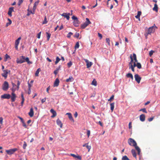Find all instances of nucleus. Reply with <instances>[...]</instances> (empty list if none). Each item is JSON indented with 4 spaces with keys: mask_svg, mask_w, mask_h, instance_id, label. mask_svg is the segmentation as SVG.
<instances>
[{
    "mask_svg": "<svg viewBox=\"0 0 160 160\" xmlns=\"http://www.w3.org/2000/svg\"><path fill=\"white\" fill-rule=\"evenodd\" d=\"M84 60L87 64L86 65L87 68H89L92 65V62H89L88 59H84Z\"/></svg>",
    "mask_w": 160,
    "mask_h": 160,
    "instance_id": "1a4fd4ad",
    "label": "nucleus"
},
{
    "mask_svg": "<svg viewBox=\"0 0 160 160\" xmlns=\"http://www.w3.org/2000/svg\"><path fill=\"white\" fill-rule=\"evenodd\" d=\"M60 81L58 78H57L54 82L53 87H57L58 86Z\"/></svg>",
    "mask_w": 160,
    "mask_h": 160,
    "instance_id": "4468645a",
    "label": "nucleus"
},
{
    "mask_svg": "<svg viewBox=\"0 0 160 160\" xmlns=\"http://www.w3.org/2000/svg\"><path fill=\"white\" fill-rule=\"evenodd\" d=\"M145 116L144 114H142L140 116V119L142 122H144L145 120Z\"/></svg>",
    "mask_w": 160,
    "mask_h": 160,
    "instance_id": "412c9836",
    "label": "nucleus"
},
{
    "mask_svg": "<svg viewBox=\"0 0 160 160\" xmlns=\"http://www.w3.org/2000/svg\"><path fill=\"white\" fill-rule=\"evenodd\" d=\"M80 22L78 20V19L75 20H73V25L76 27H78L79 23Z\"/></svg>",
    "mask_w": 160,
    "mask_h": 160,
    "instance_id": "9d476101",
    "label": "nucleus"
},
{
    "mask_svg": "<svg viewBox=\"0 0 160 160\" xmlns=\"http://www.w3.org/2000/svg\"><path fill=\"white\" fill-rule=\"evenodd\" d=\"M17 150L18 149L17 148H14L13 149L6 150V152L8 154L12 155L15 152L17 151Z\"/></svg>",
    "mask_w": 160,
    "mask_h": 160,
    "instance_id": "20e7f679",
    "label": "nucleus"
},
{
    "mask_svg": "<svg viewBox=\"0 0 160 160\" xmlns=\"http://www.w3.org/2000/svg\"><path fill=\"white\" fill-rule=\"evenodd\" d=\"M128 143L130 145L134 147L136 149L138 152V154L139 155L141 150L139 147L137 146V143L135 140L132 138H129L128 139Z\"/></svg>",
    "mask_w": 160,
    "mask_h": 160,
    "instance_id": "f257e3e1",
    "label": "nucleus"
},
{
    "mask_svg": "<svg viewBox=\"0 0 160 160\" xmlns=\"http://www.w3.org/2000/svg\"><path fill=\"white\" fill-rule=\"evenodd\" d=\"M28 89H31V88L32 86V85H31L30 83L28 81Z\"/></svg>",
    "mask_w": 160,
    "mask_h": 160,
    "instance_id": "de8ad7c7",
    "label": "nucleus"
},
{
    "mask_svg": "<svg viewBox=\"0 0 160 160\" xmlns=\"http://www.w3.org/2000/svg\"><path fill=\"white\" fill-rule=\"evenodd\" d=\"M19 43V41H18L16 40L15 41V45H18Z\"/></svg>",
    "mask_w": 160,
    "mask_h": 160,
    "instance_id": "bf43d9fd",
    "label": "nucleus"
},
{
    "mask_svg": "<svg viewBox=\"0 0 160 160\" xmlns=\"http://www.w3.org/2000/svg\"><path fill=\"white\" fill-rule=\"evenodd\" d=\"M72 18L73 20H75L78 19L77 17H75L74 16H73L72 17Z\"/></svg>",
    "mask_w": 160,
    "mask_h": 160,
    "instance_id": "6e6d98bb",
    "label": "nucleus"
},
{
    "mask_svg": "<svg viewBox=\"0 0 160 160\" xmlns=\"http://www.w3.org/2000/svg\"><path fill=\"white\" fill-rule=\"evenodd\" d=\"M134 78L135 81L138 83H139L141 79V78L138 74H135L134 75Z\"/></svg>",
    "mask_w": 160,
    "mask_h": 160,
    "instance_id": "0eeeda50",
    "label": "nucleus"
},
{
    "mask_svg": "<svg viewBox=\"0 0 160 160\" xmlns=\"http://www.w3.org/2000/svg\"><path fill=\"white\" fill-rule=\"evenodd\" d=\"M14 8L13 7H10L9 8L8 11V14L9 16L11 17L12 16V12L14 11L13 10Z\"/></svg>",
    "mask_w": 160,
    "mask_h": 160,
    "instance_id": "2eb2a0df",
    "label": "nucleus"
},
{
    "mask_svg": "<svg viewBox=\"0 0 160 160\" xmlns=\"http://www.w3.org/2000/svg\"><path fill=\"white\" fill-rule=\"evenodd\" d=\"M28 115L30 117H32L34 115V112L33 108H30V112L28 113Z\"/></svg>",
    "mask_w": 160,
    "mask_h": 160,
    "instance_id": "4be33fe9",
    "label": "nucleus"
},
{
    "mask_svg": "<svg viewBox=\"0 0 160 160\" xmlns=\"http://www.w3.org/2000/svg\"><path fill=\"white\" fill-rule=\"evenodd\" d=\"M39 72L38 71H36V72H35V76H38Z\"/></svg>",
    "mask_w": 160,
    "mask_h": 160,
    "instance_id": "0e129e2a",
    "label": "nucleus"
},
{
    "mask_svg": "<svg viewBox=\"0 0 160 160\" xmlns=\"http://www.w3.org/2000/svg\"><path fill=\"white\" fill-rule=\"evenodd\" d=\"M50 86H49L47 88V89H46V91L48 93H49V90H50Z\"/></svg>",
    "mask_w": 160,
    "mask_h": 160,
    "instance_id": "e2e57ef3",
    "label": "nucleus"
},
{
    "mask_svg": "<svg viewBox=\"0 0 160 160\" xmlns=\"http://www.w3.org/2000/svg\"><path fill=\"white\" fill-rule=\"evenodd\" d=\"M41 32H40L38 34L37 37L38 38H40L41 35Z\"/></svg>",
    "mask_w": 160,
    "mask_h": 160,
    "instance_id": "603ef678",
    "label": "nucleus"
},
{
    "mask_svg": "<svg viewBox=\"0 0 160 160\" xmlns=\"http://www.w3.org/2000/svg\"><path fill=\"white\" fill-rule=\"evenodd\" d=\"M60 60V59L58 56H57L56 58V61L55 62V64H57L59 62Z\"/></svg>",
    "mask_w": 160,
    "mask_h": 160,
    "instance_id": "7c9ffc66",
    "label": "nucleus"
},
{
    "mask_svg": "<svg viewBox=\"0 0 160 160\" xmlns=\"http://www.w3.org/2000/svg\"><path fill=\"white\" fill-rule=\"evenodd\" d=\"M106 42L109 46L110 45V40L109 38H107L106 39Z\"/></svg>",
    "mask_w": 160,
    "mask_h": 160,
    "instance_id": "58836bf2",
    "label": "nucleus"
},
{
    "mask_svg": "<svg viewBox=\"0 0 160 160\" xmlns=\"http://www.w3.org/2000/svg\"><path fill=\"white\" fill-rule=\"evenodd\" d=\"M131 152L133 157L136 158V153L135 150L132 149L131 150Z\"/></svg>",
    "mask_w": 160,
    "mask_h": 160,
    "instance_id": "a878e982",
    "label": "nucleus"
},
{
    "mask_svg": "<svg viewBox=\"0 0 160 160\" xmlns=\"http://www.w3.org/2000/svg\"><path fill=\"white\" fill-rule=\"evenodd\" d=\"M92 84L95 86H96L97 85V82L94 79L92 82Z\"/></svg>",
    "mask_w": 160,
    "mask_h": 160,
    "instance_id": "2f4dec72",
    "label": "nucleus"
},
{
    "mask_svg": "<svg viewBox=\"0 0 160 160\" xmlns=\"http://www.w3.org/2000/svg\"><path fill=\"white\" fill-rule=\"evenodd\" d=\"M129 68L131 69L132 72H134V71H135L134 68L132 66H131L130 67H129Z\"/></svg>",
    "mask_w": 160,
    "mask_h": 160,
    "instance_id": "09e8293b",
    "label": "nucleus"
},
{
    "mask_svg": "<svg viewBox=\"0 0 160 160\" xmlns=\"http://www.w3.org/2000/svg\"><path fill=\"white\" fill-rule=\"evenodd\" d=\"M154 52V51L153 50H151L149 52V55L150 57H151L153 53Z\"/></svg>",
    "mask_w": 160,
    "mask_h": 160,
    "instance_id": "a18cd8bd",
    "label": "nucleus"
},
{
    "mask_svg": "<svg viewBox=\"0 0 160 160\" xmlns=\"http://www.w3.org/2000/svg\"><path fill=\"white\" fill-rule=\"evenodd\" d=\"M72 62L71 61H70L69 62H68L67 63L68 67L69 68H70L71 66L72 65Z\"/></svg>",
    "mask_w": 160,
    "mask_h": 160,
    "instance_id": "a19ab883",
    "label": "nucleus"
},
{
    "mask_svg": "<svg viewBox=\"0 0 160 160\" xmlns=\"http://www.w3.org/2000/svg\"><path fill=\"white\" fill-rule=\"evenodd\" d=\"M39 0H38L37 1H36L35 2L34 5V6L32 8V11H30V12L31 13H32V14H33L35 13V10L36 9L37 6L38 5V3L39 2Z\"/></svg>",
    "mask_w": 160,
    "mask_h": 160,
    "instance_id": "39448f33",
    "label": "nucleus"
},
{
    "mask_svg": "<svg viewBox=\"0 0 160 160\" xmlns=\"http://www.w3.org/2000/svg\"><path fill=\"white\" fill-rule=\"evenodd\" d=\"M9 88V84L7 81H5L2 85V89L3 90L6 91Z\"/></svg>",
    "mask_w": 160,
    "mask_h": 160,
    "instance_id": "423d86ee",
    "label": "nucleus"
},
{
    "mask_svg": "<svg viewBox=\"0 0 160 160\" xmlns=\"http://www.w3.org/2000/svg\"><path fill=\"white\" fill-rule=\"evenodd\" d=\"M12 96L11 97V101L12 102H14L15 101V100L16 98V96L15 94L13 93H11Z\"/></svg>",
    "mask_w": 160,
    "mask_h": 160,
    "instance_id": "f3484780",
    "label": "nucleus"
},
{
    "mask_svg": "<svg viewBox=\"0 0 160 160\" xmlns=\"http://www.w3.org/2000/svg\"><path fill=\"white\" fill-rule=\"evenodd\" d=\"M11 90L12 92V93H14V92L16 90V89L15 88H12Z\"/></svg>",
    "mask_w": 160,
    "mask_h": 160,
    "instance_id": "774afa93",
    "label": "nucleus"
},
{
    "mask_svg": "<svg viewBox=\"0 0 160 160\" xmlns=\"http://www.w3.org/2000/svg\"><path fill=\"white\" fill-rule=\"evenodd\" d=\"M90 134V131L89 130H87V135L88 137H89Z\"/></svg>",
    "mask_w": 160,
    "mask_h": 160,
    "instance_id": "3c124183",
    "label": "nucleus"
},
{
    "mask_svg": "<svg viewBox=\"0 0 160 160\" xmlns=\"http://www.w3.org/2000/svg\"><path fill=\"white\" fill-rule=\"evenodd\" d=\"M47 22L48 21H47L46 16H45L44 17V20L42 22V24H46Z\"/></svg>",
    "mask_w": 160,
    "mask_h": 160,
    "instance_id": "c9c22d12",
    "label": "nucleus"
},
{
    "mask_svg": "<svg viewBox=\"0 0 160 160\" xmlns=\"http://www.w3.org/2000/svg\"><path fill=\"white\" fill-rule=\"evenodd\" d=\"M21 96L22 98V102H24V98L23 96V94L22 92L21 94Z\"/></svg>",
    "mask_w": 160,
    "mask_h": 160,
    "instance_id": "c03bdc74",
    "label": "nucleus"
},
{
    "mask_svg": "<svg viewBox=\"0 0 160 160\" xmlns=\"http://www.w3.org/2000/svg\"><path fill=\"white\" fill-rule=\"evenodd\" d=\"M74 80V79L73 78V77L71 76L70 77H69V78H68V79H66V81L67 82H72Z\"/></svg>",
    "mask_w": 160,
    "mask_h": 160,
    "instance_id": "b1692460",
    "label": "nucleus"
},
{
    "mask_svg": "<svg viewBox=\"0 0 160 160\" xmlns=\"http://www.w3.org/2000/svg\"><path fill=\"white\" fill-rule=\"evenodd\" d=\"M46 34H47V40L48 41L50 39V37L51 36V34L48 32H46Z\"/></svg>",
    "mask_w": 160,
    "mask_h": 160,
    "instance_id": "c756f323",
    "label": "nucleus"
},
{
    "mask_svg": "<svg viewBox=\"0 0 160 160\" xmlns=\"http://www.w3.org/2000/svg\"><path fill=\"white\" fill-rule=\"evenodd\" d=\"M22 2H23V0H19V1L18 2V5L19 6L21 4V3Z\"/></svg>",
    "mask_w": 160,
    "mask_h": 160,
    "instance_id": "5fc2aeb1",
    "label": "nucleus"
},
{
    "mask_svg": "<svg viewBox=\"0 0 160 160\" xmlns=\"http://www.w3.org/2000/svg\"><path fill=\"white\" fill-rule=\"evenodd\" d=\"M139 111H142L143 112L146 113H147V112L146 110V109L145 108H143L141 109Z\"/></svg>",
    "mask_w": 160,
    "mask_h": 160,
    "instance_id": "37998d69",
    "label": "nucleus"
},
{
    "mask_svg": "<svg viewBox=\"0 0 160 160\" xmlns=\"http://www.w3.org/2000/svg\"><path fill=\"white\" fill-rule=\"evenodd\" d=\"M22 125L25 128H27V125H26V124L25 123V122L24 121L23 122H22Z\"/></svg>",
    "mask_w": 160,
    "mask_h": 160,
    "instance_id": "13d9d810",
    "label": "nucleus"
},
{
    "mask_svg": "<svg viewBox=\"0 0 160 160\" xmlns=\"http://www.w3.org/2000/svg\"><path fill=\"white\" fill-rule=\"evenodd\" d=\"M114 102H113L110 103V109L112 112L114 110Z\"/></svg>",
    "mask_w": 160,
    "mask_h": 160,
    "instance_id": "cd10ccee",
    "label": "nucleus"
},
{
    "mask_svg": "<svg viewBox=\"0 0 160 160\" xmlns=\"http://www.w3.org/2000/svg\"><path fill=\"white\" fill-rule=\"evenodd\" d=\"M11 97V96L8 94H5L1 96V98L3 99H9Z\"/></svg>",
    "mask_w": 160,
    "mask_h": 160,
    "instance_id": "9b49d317",
    "label": "nucleus"
},
{
    "mask_svg": "<svg viewBox=\"0 0 160 160\" xmlns=\"http://www.w3.org/2000/svg\"><path fill=\"white\" fill-rule=\"evenodd\" d=\"M56 122L57 124V125L58 126H59L61 128H62V124L61 122V121L58 118L57 121H56Z\"/></svg>",
    "mask_w": 160,
    "mask_h": 160,
    "instance_id": "6ab92c4d",
    "label": "nucleus"
},
{
    "mask_svg": "<svg viewBox=\"0 0 160 160\" xmlns=\"http://www.w3.org/2000/svg\"><path fill=\"white\" fill-rule=\"evenodd\" d=\"M149 34V33H148V32H146L144 34L145 36V37L146 38H147Z\"/></svg>",
    "mask_w": 160,
    "mask_h": 160,
    "instance_id": "052dcab7",
    "label": "nucleus"
},
{
    "mask_svg": "<svg viewBox=\"0 0 160 160\" xmlns=\"http://www.w3.org/2000/svg\"><path fill=\"white\" fill-rule=\"evenodd\" d=\"M69 156H72V157H73L74 158H76L77 155H76L73 154L71 153L69 154Z\"/></svg>",
    "mask_w": 160,
    "mask_h": 160,
    "instance_id": "4d7b16f0",
    "label": "nucleus"
},
{
    "mask_svg": "<svg viewBox=\"0 0 160 160\" xmlns=\"http://www.w3.org/2000/svg\"><path fill=\"white\" fill-rule=\"evenodd\" d=\"M70 13H62L61 15L65 18H66L67 20H69L70 18L69 15Z\"/></svg>",
    "mask_w": 160,
    "mask_h": 160,
    "instance_id": "ddd939ff",
    "label": "nucleus"
},
{
    "mask_svg": "<svg viewBox=\"0 0 160 160\" xmlns=\"http://www.w3.org/2000/svg\"><path fill=\"white\" fill-rule=\"evenodd\" d=\"M3 119L2 117L0 118V124H2V123Z\"/></svg>",
    "mask_w": 160,
    "mask_h": 160,
    "instance_id": "69168bd1",
    "label": "nucleus"
},
{
    "mask_svg": "<svg viewBox=\"0 0 160 160\" xmlns=\"http://www.w3.org/2000/svg\"><path fill=\"white\" fill-rule=\"evenodd\" d=\"M122 160H130V159L126 156H124L122 157Z\"/></svg>",
    "mask_w": 160,
    "mask_h": 160,
    "instance_id": "e433bc0d",
    "label": "nucleus"
},
{
    "mask_svg": "<svg viewBox=\"0 0 160 160\" xmlns=\"http://www.w3.org/2000/svg\"><path fill=\"white\" fill-rule=\"evenodd\" d=\"M27 146V144L25 142H24V144L23 145V148L24 149H25L26 148V147Z\"/></svg>",
    "mask_w": 160,
    "mask_h": 160,
    "instance_id": "79ce46f5",
    "label": "nucleus"
},
{
    "mask_svg": "<svg viewBox=\"0 0 160 160\" xmlns=\"http://www.w3.org/2000/svg\"><path fill=\"white\" fill-rule=\"evenodd\" d=\"M86 148L88 150V152H89L90 149L91 148V146H89L88 145L87 146H86Z\"/></svg>",
    "mask_w": 160,
    "mask_h": 160,
    "instance_id": "864d4df0",
    "label": "nucleus"
},
{
    "mask_svg": "<svg viewBox=\"0 0 160 160\" xmlns=\"http://www.w3.org/2000/svg\"><path fill=\"white\" fill-rule=\"evenodd\" d=\"M157 28V27L154 24L153 26L149 27L146 32H148V33H149V34H150L154 32L155 29Z\"/></svg>",
    "mask_w": 160,
    "mask_h": 160,
    "instance_id": "7ed1b4c3",
    "label": "nucleus"
},
{
    "mask_svg": "<svg viewBox=\"0 0 160 160\" xmlns=\"http://www.w3.org/2000/svg\"><path fill=\"white\" fill-rule=\"evenodd\" d=\"M72 34H73L71 32H69L68 33V34L67 35V38H70L71 37V36L72 35Z\"/></svg>",
    "mask_w": 160,
    "mask_h": 160,
    "instance_id": "ea45409f",
    "label": "nucleus"
},
{
    "mask_svg": "<svg viewBox=\"0 0 160 160\" xmlns=\"http://www.w3.org/2000/svg\"><path fill=\"white\" fill-rule=\"evenodd\" d=\"M153 117H151L148 119V121L149 122H151L153 120Z\"/></svg>",
    "mask_w": 160,
    "mask_h": 160,
    "instance_id": "338daca9",
    "label": "nucleus"
},
{
    "mask_svg": "<svg viewBox=\"0 0 160 160\" xmlns=\"http://www.w3.org/2000/svg\"><path fill=\"white\" fill-rule=\"evenodd\" d=\"M3 71L4 72L2 74V75L5 78H6L7 77L8 73L10 72V71L8 69L4 70Z\"/></svg>",
    "mask_w": 160,
    "mask_h": 160,
    "instance_id": "6e6552de",
    "label": "nucleus"
},
{
    "mask_svg": "<svg viewBox=\"0 0 160 160\" xmlns=\"http://www.w3.org/2000/svg\"><path fill=\"white\" fill-rule=\"evenodd\" d=\"M137 67L138 69H141L142 68L141 65L139 62L137 63Z\"/></svg>",
    "mask_w": 160,
    "mask_h": 160,
    "instance_id": "473e14b6",
    "label": "nucleus"
},
{
    "mask_svg": "<svg viewBox=\"0 0 160 160\" xmlns=\"http://www.w3.org/2000/svg\"><path fill=\"white\" fill-rule=\"evenodd\" d=\"M126 76L128 78H130L132 80H133V76L132 75L131 73H128L126 75Z\"/></svg>",
    "mask_w": 160,
    "mask_h": 160,
    "instance_id": "393cba45",
    "label": "nucleus"
},
{
    "mask_svg": "<svg viewBox=\"0 0 160 160\" xmlns=\"http://www.w3.org/2000/svg\"><path fill=\"white\" fill-rule=\"evenodd\" d=\"M79 33L78 32H76L75 33V34L74 35V37H75V38H78L79 37Z\"/></svg>",
    "mask_w": 160,
    "mask_h": 160,
    "instance_id": "4c0bfd02",
    "label": "nucleus"
},
{
    "mask_svg": "<svg viewBox=\"0 0 160 160\" xmlns=\"http://www.w3.org/2000/svg\"><path fill=\"white\" fill-rule=\"evenodd\" d=\"M21 58L25 60V61L28 64L32 63V62L29 60V59L28 57L25 58V56H21Z\"/></svg>",
    "mask_w": 160,
    "mask_h": 160,
    "instance_id": "f8f14e48",
    "label": "nucleus"
},
{
    "mask_svg": "<svg viewBox=\"0 0 160 160\" xmlns=\"http://www.w3.org/2000/svg\"><path fill=\"white\" fill-rule=\"evenodd\" d=\"M132 57L133 58V60H134V62H138V60L137 59L136 55L135 53H133V54Z\"/></svg>",
    "mask_w": 160,
    "mask_h": 160,
    "instance_id": "c85d7f7f",
    "label": "nucleus"
},
{
    "mask_svg": "<svg viewBox=\"0 0 160 160\" xmlns=\"http://www.w3.org/2000/svg\"><path fill=\"white\" fill-rule=\"evenodd\" d=\"M79 47V42H77L76 44V45L75 46L74 48L75 49H77Z\"/></svg>",
    "mask_w": 160,
    "mask_h": 160,
    "instance_id": "72a5a7b5",
    "label": "nucleus"
},
{
    "mask_svg": "<svg viewBox=\"0 0 160 160\" xmlns=\"http://www.w3.org/2000/svg\"><path fill=\"white\" fill-rule=\"evenodd\" d=\"M8 58H10V57L7 54H6L5 55V59H4V61H6L7 60V59H8Z\"/></svg>",
    "mask_w": 160,
    "mask_h": 160,
    "instance_id": "f704fd0d",
    "label": "nucleus"
},
{
    "mask_svg": "<svg viewBox=\"0 0 160 160\" xmlns=\"http://www.w3.org/2000/svg\"><path fill=\"white\" fill-rule=\"evenodd\" d=\"M86 21L81 26V28L82 29H83L85 28L88 25L91 23V22L90 21L89 18H86Z\"/></svg>",
    "mask_w": 160,
    "mask_h": 160,
    "instance_id": "f03ea898",
    "label": "nucleus"
},
{
    "mask_svg": "<svg viewBox=\"0 0 160 160\" xmlns=\"http://www.w3.org/2000/svg\"><path fill=\"white\" fill-rule=\"evenodd\" d=\"M158 6L157 4H155L154 5V7L153 8L152 10L153 11H156V12H158Z\"/></svg>",
    "mask_w": 160,
    "mask_h": 160,
    "instance_id": "bb28decb",
    "label": "nucleus"
},
{
    "mask_svg": "<svg viewBox=\"0 0 160 160\" xmlns=\"http://www.w3.org/2000/svg\"><path fill=\"white\" fill-rule=\"evenodd\" d=\"M46 99V98H44L42 99L41 100V102L42 103H43L45 102Z\"/></svg>",
    "mask_w": 160,
    "mask_h": 160,
    "instance_id": "8fccbe9b",
    "label": "nucleus"
},
{
    "mask_svg": "<svg viewBox=\"0 0 160 160\" xmlns=\"http://www.w3.org/2000/svg\"><path fill=\"white\" fill-rule=\"evenodd\" d=\"M25 60L23 59L22 58L21 59H17L16 62L18 63H22L25 62Z\"/></svg>",
    "mask_w": 160,
    "mask_h": 160,
    "instance_id": "5701e85b",
    "label": "nucleus"
},
{
    "mask_svg": "<svg viewBox=\"0 0 160 160\" xmlns=\"http://www.w3.org/2000/svg\"><path fill=\"white\" fill-rule=\"evenodd\" d=\"M130 58L131 59V61L129 62L128 64L129 67H130L131 66H132V63L133 62V59L132 57V54L130 55Z\"/></svg>",
    "mask_w": 160,
    "mask_h": 160,
    "instance_id": "aec40b11",
    "label": "nucleus"
},
{
    "mask_svg": "<svg viewBox=\"0 0 160 160\" xmlns=\"http://www.w3.org/2000/svg\"><path fill=\"white\" fill-rule=\"evenodd\" d=\"M50 111L51 112L52 114V115L51 116L52 118H54L56 116V115H57L56 112L53 109H51L50 110Z\"/></svg>",
    "mask_w": 160,
    "mask_h": 160,
    "instance_id": "a211bd4d",
    "label": "nucleus"
},
{
    "mask_svg": "<svg viewBox=\"0 0 160 160\" xmlns=\"http://www.w3.org/2000/svg\"><path fill=\"white\" fill-rule=\"evenodd\" d=\"M61 68V65H59V67H58V68H56V71H58H58H59L60 70V68Z\"/></svg>",
    "mask_w": 160,
    "mask_h": 160,
    "instance_id": "680f3d73",
    "label": "nucleus"
},
{
    "mask_svg": "<svg viewBox=\"0 0 160 160\" xmlns=\"http://www.w3.org/2000/svg\"><path fill=\"white\" fill-rule=\"evenodd\" d=\"M114 95H112L110 98L108 100V101H111L112 100L114 99Z\"/></svg>",
    "mask_w": 160,
    "mask_h": 160,
    "instance_id": "49530a36",
    "label": "nucleus"
},
{
    "mask_svg": "<svg viewBox=\"0 0 160 160\" xmlns=\"http://www.w3.org/2000/svg\"><path fill=\"white\" fill-rule=\"evenodd\" d=\"M66 115H68V118H69V120L70 121L73 122H74V121L72 117V114L70 113H69V112L67 113L66 114Z\"/></svg>",
    "mask_w": 160,
    "mask_h": 160,
    "instance_id": "dca6fc26",
    "label": "nucleus"
}]
</instances>
